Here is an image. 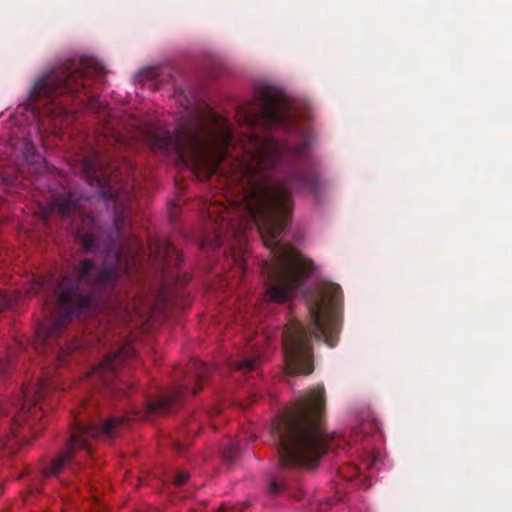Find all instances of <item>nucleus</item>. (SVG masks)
Instances as JSON below:
<instances>
[{
    "mask_svg": "<svg viewBox=\"0 0 512 512\" xmlns=\"http://www.w3.org/2000/svg\"><path fill=\"white\" fill-rule=\"evenodd\" d=\"M145 141L153 150L174 152L179 164L199 180L211 177L221 163L231 158L221 188L226 202L214 200L205 206L207 217L215 224V234L203 239L202 246L218 248L233 240V256L243 267L248 232L256 229L272 252L271 260L263 267L271 282L265 298L276 303L287 301L312 272L313 263L295 247L279 244L294 204L290 189L283 183L272 185L271 177L283 157H304L307 143L290 148L273 137L260 138L252 133L234 140L228 123L213 131L180 128L175 135L150 128L145 132Z\"/></svg>",
    "mask_w": 512,
    "mask_h": 512,
    "instance_id": "f257e3e1",
    "label": "nucleus"
},
{
    "mask_svg": "<svg viewBox=\"0 0 512 512\" xmlns=\"http://www.w3.org/2000/svg\"><path fill=\"white\" fill-rule=\"evenodd\" d=\"M324 389L315 387L283 410L273 422L279 438L283 466L314 467L320 458L334 450V437L322 424Z\"/></svg>",
    "mask_w": 512,
    "mask_h": 512,
    "instance_id": "f03ea898",
    "label": "nucleus"
},
{
    "mask_svg": "<svg viewBox=\"0 0 512 512\" xmlns=\"http://www.w3.org/2000/svg\"><path fill=\"white\" fill-rule=\"evenodd\" d=\"M342 290L334 283L318 287L317 298L309 303L310 327L297 320L286 324L283 334L285 369L290 375H308L313 371L311 335L323 339L329 346L336 343L341 323Z\"/></svg>",
    "mask_w": 512,
    "mask_h": 512,
    "instance_id": "7ed1b4c3",
    "label": "nucleus"
},
{
    "mask_svg": "<svg viewBox=\"0 0 512 512\" xmlns=\"http://www.w3.org/2000/svg\"><path fill=\"white\" fill-rule=\"evenodd\" d=\"M117 265L113 267H104L94 276V263L91 260H83L73 269L74 278L65 276L59 283L58 306L61 311L55 319H44L37 327L35 335V346H43V352H46L45 346L52 339L58 338L68 323L70 317L74 314L82 313L88 310L92 304V297L89 295H80L78 293L82 285H106L114 283L119 275V269L122 261V254L116 255Z\"/></svg>",
    "mask_w": 512,
    "mask_h": 512,
    "instance_id": "20e7f679",
    "label": "nucleus"
},
{
    "mask_svg": "<svg viewBox=\"0 0 512 512\" xmlns=\"http://www.w3.org/2000/svg\"><path fill=\"white\" fill-rule=\"evenodd\" d=\"M184 392L177 390L171 395L161 397L155 402L149 403L143 413L136 412L130 417L119 416L113 417L102 425L89 423L87 425L76 422L70 430V438L66 443L65 450L55 458L52 463L43 468L42 476L49 478L57 475L64 466L70 464L78 453L91 455L93 442L98 439H109L113 437L121 428L128 426L129 421L149 417L153 413H166Z\"/></svg>",
    "mask_w": 512,
    "mask_h": 512,
    "instance_id": "39448f33",
    "label": "nucleus"
},
{
    "mask_svg": "<svg viewBox=\"0 0 512 512\" xmlns=\"http://www.w3.org/2000/svg\"><path fill=\"white\" fill-rule=\"evenodd\" d=\"M100 73V68L90 62L80 64L66 63L57 71L39 79L34 87L37 97L54 98L64 94L80 96L83 94L92 99L84 80Z\"/></svg>",
    "mask_w": 512,
    "mask_h": 512,
    "instance_id": "423d86ee",
    "label": "nucleus"
},
{
    "mask_svg": "<svg viewBox=\"0 0 512 512\" xmlns=\"http://www.w3.org/2000/svg\"><path fill=\"white\" fill-rule=\"evenodd\" d=\"M236 118L248 128L280 125L285 121L284 102L278 93L263 89L259 93L257 107L255 104L238 107Z\"/></svg>",
    "mask_w": 512,
    "mask_h": 512,
    "instance_id": "0eeeda50",
    "label": "nucleus"
},
{
    "mask_svg": "<svg viewBox=\"0 0 512 512\" xmlns=\"http://www.w3.org/2000/svg\"><path fill=\"white\" fill-rule=\"evenodd\" d=\"M56 388V382L45 377L41 378L35 390L28 386L23 387L24 405L21 412L17 415V421L27 416L28 421L41 419L43 415V407L39 406L44 399L46 393Z\"/></svg>",
    "mask_w": 512,
    "mask_h": 512,
    "instance_id": "6e6552de",
    "label": "nucleus"
},
{
    "mask_svg": "<svg viewBox=\"0 0 512 512\" xmlns=\"http://www.w3.org/2000/svg\"><path fill=\"white\" fill-rule=\"evenodd\" d=\"M84 174L90 185L96 184L104 188L115 181L117 174L111 171L110 167L104 166L101 155L94 151L91 157L83 160Z\"/></svg>",
    "mask_w": 512,
    "mask_h": 512,
    "instance_id": "1a4fd4ad",
    "label": "nucleus"
},
{
    "mask_svg": "<svg viewBox=\"0 0 512 512\" xmlns=\"http://www.w3.org/2000/svg\"><path fill=\"white\" fill-rule=\"evenodd\" d=\"M134 355L135 349L133 345L131 343H127L114 354H109L106 356L98 366L91 370L88 376L99 377V379L104 382L108 379V377L114 375L121 364L133 358Z\"/></svg>",
    "mask_w": 512,
    "mask_h": 512,
    "instance_id": "9d476101",
    "label": "nucleus"
},
{
    "mask_svg": "<svg viewBox=\"0 0 512 512\" xmlns=\"http://www.w3.org/2000/svg\"><path fill=\"white\" fill-rule=\"evenodd\" d=\"M373 464V459H367L361 462L360 466L347 463L339 468L338 475L340 478L347 481H355L359 479V483L363 484V479L368 478L366 471L370 469Z\"/></svg>",
    "mask_w": 512,
    "mask_h": 512,
    "instance_id": "9b49d317",
    "label": "nucleus"
},
{
    "mask_svg": "<svg viewBox=\"0 0 512 512\" xmlns=\"http://www.w3.org/2000/svg\"><path fill=\"white\" fill-rule=\"evenodd\" d=\"M260 364V358L258 356H251L241 359L234 363V368L242 372L254 371Z\"/></svg>",
    "mask_w": 512,
    "mask_h": 512,
    "instance_id": "f8f14e48",
    "label": "nucleus"
},
{
    "mask_svg": "<svg viewBox=\"0 0 512 512\" xmlns=\"http://www.w3.org/2000/svg\"><path fill=\"white\" fill-rule=\"evenodd\" d=\"M74 208V203L69 199L57 200L52 206V211H57L62 216H68Z\"/></svg>",
    "mask_w": 512,
    "mask_h": 512,
    "instance_id": "ddd939ff",
    "label": "nucleus"
},
{
    "mask_svg": "<svg viewBox=\"0 0 512 512\" xmlns=\"http://www.w3.org/2000/svg\"><path fill=\"white\" fill-rule=\"evenodd\" d=\"M78 239L85 251H93L98 248L97 239L93 234H78Z\"/></svg>",
    "mask_w": 512,
    "mask_h": 512,
    "instance_id": "4468645a",
    "label": "nucleus"
},
{
    "mask_svg": "<svg viewBox=\"0 0 512 512\" xmlns=\"http://www.w3.org/2000/svg\"><path fill=\"white\" fill-rule=\"evenodd\" d=\"M19 296L7 291L0 292V310H5L18 301Z\"/></svg>",
    "mask_w": 512,
    "mask_h": 512,
    "instance_id": "2eb2a0df",
    "label": "nucleus"
},
{
    "mask_svg": "<svg viewBox=\"0 0 512 512\" xmlns=\"http://www.w3.org/2000/svg\"><path fill=\"white\" fill-rule=\"evenodd\" d=\"M284 486H285V483L282 479L277 480L276 478H273L270 481L269 486H268L269 493L271 495H275V494L279 493L284 488Z\"/></svg>",
    "mask_w": 512,
    "mask_h": 512,
    "instance_id": "dca6fc26",
    "label": "nucleus"
},
{
    "mask_svg": "<svg viewBox=\"0 0 512 512\" xmlns=\"http://www.w3.org/2000/svg\"><path fill=\"white\" fill-rule=\"evenodd\" d=\"M188 478H189L188 473H186L184 471H179L173 480V484L176 487H180L188 481Z\"/></svg>",
    "mask_w": 512,
    "mask_h": 512,
    "instance_id": "f3484780",
    "label": "nucleus"
},
{
    "mask_svg": "<svg viewBox=\"0 0 512 512\" xmlns=\"http://www.w3.org/2000/svg\"><path fill=\"white\" fill-rule=\"evenodd\" d=\"M243 505H221L216 512H243Z\"/></svg>",
    "mask_w": 512,
    "mask_h": 512,
    "instance_id": "a211bd4d",
    "label": "nucleus"
},
{
    "mask_svg": "<svg viewBox=\"0 0 512 512\" xmlns=\"http://www.w3.org/2000/svg\"><path fill=\"white\" fill-rule=\"evenodd\" d=\"M141 250H142L141 245H140V243H139V242H137V243L135 244V247L133 248L132 254H131V256H130L132 264H135V263H136V261H137V259H138V257H139V254H140V252H141Z\"/></svg>",
    "mask_w": 512,
    "mask_h": 512,
    "instance_id": "6ab92c4d",
    "label": "nucleus"
},
{
    "mask_svg": "<svg viewBox=\"0 0 512 512\" xmlns=\"http://www.w3.org/2000/svg\"><path fill=\"white\" fill-rule=\"evenodd\" d=\"M42 286V281L39 279V280H36L33 284V287L31 288V290H29L28 292H31L32 290L34 292H38V289H40V287Z\"/></svg>",
    "mask_w": 512,
    "mask_h": 512,
    "instance_id": "aec40b11",
    "label": "nucleus"
},
{
    "mask_svg": "<svg viewBox=\"0 0 512 512\" xmlns=\"http://www.w3.org/2000/svg\"><path fill=\"white\" fill-rule=\"evenodd\" d=\"M171 253L175 256V259H176L177 263H180L181 260H182L181 253L179 251H177V250H174V249L171 250Z\"/></svg>",
    "mask_w": 512,
    "mask_h": 512,
    "instance_id": "412c9836",
    "label": "nucleus"
}]
</instances>
